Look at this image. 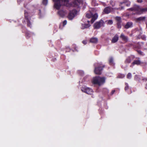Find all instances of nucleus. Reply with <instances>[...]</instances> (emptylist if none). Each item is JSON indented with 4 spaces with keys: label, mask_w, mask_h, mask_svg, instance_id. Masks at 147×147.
Wrapping results in <instances>:
<instances>
[{
    "label": "nucleus",
    "mask_w": 147,
    "mask_h": 147,
    "mask_svg": "<svg viewBox=\"0 0 147 147\" xmlns=\"http://www.w3.org/2000/svg\"><path fill=\"white\" fill-rule=\"evenodd\" d=\"M54 2V7L56 9L59 10L61 6V1L65 6L70 7H76L72 4V1L69 3V0H53Z\"/></svg>",
    "instance_id": "f257e3e1"
},
{
    "label": "nucleus",
    "mask_w": 147,
    "mask_h": 147,
    "mask_svg": "<svg viewBox=\"0 0 147 147\" xmlns=\"http://www.w3.org/2000/svg\"><path fill=\"white\" fill-rule=\"evenodd\" d=\"M128 10L132 11H136V14L139 15L142 13L144 12L147 11V8H142L140 6L135 4L132 7L128 9Z\"/></svg>",
    "instance_id": "f03ea898"
},
{
    "label": "nucleus",
    "mask_w": 147,
    "mask_h": 147,
    "mask_svg": "<svg viewBox=\"0 0 147 147\" xmlns=\"http://www.w3.org/2000/svg\"><path fill=\"white\" fill-rule=\"evenodd\" d=\"M105 77L96 76L94 78L92 82L94 84L100 86L105 82Z\"/></svg>",
    "instance_id": "7ed1b4c3"
},
{
    "label": "nucleus",
    "mask_w": 147,
    "mask_h": 147,
    "mask_svg": "<svg viewBox=\"0 0 147 147\" xmlns=\"http://www.w3.org/2000/svg\"><path fill=\"white\" fill-rule=\"evenodd\" d=\"M96 65L97 66L95 67L94 73L96 74H101L103 68L105 67V65L100 63H97Z\"/></svg>",
    "instance_id": "20e7f679"
},
{
    "label": "nucleus",
    "mask_w": 147,
    "mask_h": 147,
    "mask_svg": "<svg viewBox=\"0 0 147 147\" xmlns=\"http://www.w3.org/2000/svg\"><path fill=\"white\" fill-rule=\"evenodd\" d=\"M77 11L75 9H73L71 11H70L68 16L67 18L70 20H72L75 15L77 14Z\"/></svg>",
    "instance_id": "39448f33"
},
{
    "label": "nucleus",
    "mask_w": 147,
    "mask_h": 147,
    "mask_svg": "<svg viewBox=\"0 0 147 147\" xmlns=\"http://www.w3.org/2000/svg\"><path fill=\"white\" fill-rule=\"evenodd\" d=\"M104 23V21L102 20H100L98 22H96L94 25V27L95 29H99L101 26L103 25Z\"/></svg>",
    "instance_id": "423d86ee"
},
{
    "label": "nucleus",
    "mask_w": 147,
    "mask_h": 147,
    "mask_svg": "<svg viewBox=\"0 0 147 147\" xmlns=\"http://www.w3.org/2000/svg\"><path fill=\"white\" fill-rule=\"evenodd\" d=\"M81 90L82 92H85L87 94H91L92 93V90L90 88L84 87H82L81 89Z\"/></svg>",
    "instance_id": "0eeeda50"
},
{
    "label": "nucleus",
    "mask_w": 147,
    "mask_h": 147,
    "mask_svg": "<svg viewBox=\"0 0 147 147\" xmlns=\"http://www.w3.org/2000/svg\"><path fill=\"white\" fill-rule=\"evenodd\" d=\"M113 8L110 6H108L105 7L103 10V12L105 13L108 14L111 12L113 11Z\"/></svg>",
    "instance_id": "6e6552de"
},
{
    "label": "nucleus",
    "mask_w": 147,
    "mask_h": 147,
    "mask_svg": "<svg viewBox=\"0 0 147 147\" xmlns=\"http://www.w3.org/2000/svg\"><path fill=\"white\" fill-rule=\"evenodd\" d=\"M115 20L117 21V28L120 29L121 27V18L120 17H116Z\"/></svg>",
    "instance_id": "1a4fd4ad"
},
{
    "label": "nucleus",
    "mask_w": 147,
    "mask_h": 147,
    "mask_svg": "<svg viewBox=\"0 0 147 147\" xmlns=\"http://www.w3.org/2000/svg\"><path fill=\"white\" fill-rule=\"evenodd\" d=\"M142 63V62L140 60V58H138V59L135 60L132 62L131 64V65H130V67H132L133 66H134L135 65H139L141 64Z\"/></svg>",
    "instance_id": "9d476101"
},
{
    "label": "nucleus",
    "mask_w": 147,
    "mask_h": 147,
    "mask_svg": "<svg viewBox=\"0 0 147 147\" xmlns=\"http://www.w3.org/2000/svg\"><path fill=\"white\" fill-rule=\"evenodd\" d=\"M135 58V56L132 55L128 57L125 60V63L126 64L130 63L131 61V60H133Z\"/></svg>",
    "instance_id": "9b49d317"
},
{
    "label": "nucleus",
    "mask_w": 147,
    "mask_h": 147,
    "mask_svg": "<svg viewBox=\"0 0 147 147\" xmlns=\"http://www.w3.org/2000/svg\"><path fill=\"white\" fill-rule=\"evenodd\" d=\"M122 40L125 41V42H127L128 41V37L127 36H125L123 33H121L120 36Z\"/></svg>",
    "instance_id": "f8f14e48"
},
{
    "label": "nucleus",
    "mask_w": 147,
    "mask_h": 147,
    "mask_svg": "<svg viewBox=\"0 0 147 147\" xmlns=\"http://www.w3.org/2000/svg\"><path fill=\"white\" fill-rule=\"evenodd\" d=\"M82 0H74L72 1V4L75 6L77 7L79 6V4L81 2Z\"/></svg>",
    "instance_id": "ddd939ff"
},
{
    "label": "nucleus",
    "mask_w": 147,
    "mask_h": 147,
    "mask_svg": "<svg viewBox=\"0 0 147 147\" xmlns=\"http://www.w3.org/2000/svg\"><path fill=\"white\" fill-rule=\"evenodd\" d=\"M133 26V23L131 22H127L124 26L125 29H127L129 28L132 27Z\"/></svg>",
    "instance_id": "4468645a"
},
{
    "label": "nucleus",
    "mask_w": 147,
    "mask_h": 147,
    "mask_svg": "<svg viewBox=\"0 0 147 147\" xmlns=\"http://www.w3.org/2000/svg\"><path fill=\"white\" fill-rule=\"evenodd\" d=\"M119 39V36L117 34H115L114 37L113 38L111 42L112 43H114L118 40Z\"/></svg>",
    "instance_id": "2eb2a0df"
},
{
    "label": "nucleus",
    "mask_w": 147,
    "mask_h": 147,
    "mask_svg": "<svg viewBox=\"0 0 147 147\" xmlns=\"http://www.w3.org/2000/svg\"><path fill=\"white\" fill-rule=\"evenodd\" d=\"M33 33H31L29 31H27L25 33V36L26 38L28 39L30 38Z\"/></svg>",
    "instance_id": "dca6fc26"
},
{
    "label": "nucleus",
    "mask_w": 147,
    "mask_h": 147,
    "mask_svg": "<svg viewBox=\"0 0 147 147\" xmlns=\"http://www.w3.org/2000/svg\"><path fill=\"white\" fill-rule=\"evenodd\" d=\"M24 18L26 20L30 19V16L29 13L26 11H24Z\"/></svg>",
    "instance_id": "f3484780"
},
{
    "label": "nucleus",
    "mask_w": 147,
    "mask_h": 147,
    "mask_svg": "<svg viewBox=\"0 0 147 147\" xmlns=\"http://www.w3.org/2000/svg\"><path fill=\"white\" fill-rule=\"evenodd\" d=\"M65 12L63 10H60L58 12L59 15L61 17H63L65 14Z\"/></svg>",
    "instance_id": "a211bd4d"
},
{
    "label": "nucleus",
    "mask_w": 147,
    "mask_h": 147,
    "mask_svg": "<svg viewBox=\"0 0 147 147\" xmlns=\"http://www.w3.org/2000/svg\"><path fill=\"white\" fill-rule=\"evenodd\" d=\"M98 17V15L97 13H95L94 15L92 17V19L90 21L91 23L92 24L95 20L97 19Z\"/></svg>",
    "instance_id": "6ab92c4d"
},
{
    "label": "nucleus",
    "mask_w": 147,
    "mask_h": 147,
    "mask_svg": "<svg viewBox=\"0 0 147 147\" xmlns=\"http://www.w3.org/2000/svg\"><path fill=\"white\" fill-rule=\"evenodd\" d=\"M90 24H82L81 28L82 29H84L89 28L90 26Z\"/></svg>",
    "instance_id": "aec40b11"
},
{
    "label": "nucleus",
    "mask_w": 147,
    "mask_h": 147,
    "mask_svg": "<svg viewBox=\"0 0 147 147\" xmlns=\"http://www.w3.org/2000/svg\"><path fill=\"white\" fill-rule=\"evenodd\" d=\"M93 15L91 12L89 11L86 13V17L88 18H90L92 17Z\"/></svg>",
    "instance_id": "412c9836"
},
{
    "label": "nucleus",
    "mask_w": 147,
    "mask_h": 147,
    "mask_svg": "<svg viewBox=\"0 0 147 147\" xmlns=\"http://www.w3.org/2000/svg\"><path fill=\"white\" fill-rule=\"evenodd\" d=\"M98 41V39L96 38H92L90 40V42L93 43H96Z\"/></svg>",
    "instance_id": "4be33fe9"
},
{
    "label": "nucleus",
    "mask_w": 147,
    "mask_h": 147,
    "mask_svg": "<svg viewBox=\"0 0 147 147\" xmlns=\"http://www.w3.org/2000/svg\"><path fill=\"white\" fill-rule=\"evenodd\" d=\"M146 18L145 16L140 17L139 18H136V20L137 22L144 21L146 19Z\"/></svg>",
    "instance_id": "5701e85b"
},
{
    "label": "nucleus",
    "mask_w": 147,
    "mask_h": 147,
    "mask_svg": "<svg viewBox=\"0 0 147 147\" xmlns=\"http://www.w3.org/2000/svg\"><path fill=\"white\" fill-rule=\"evenodd\" d=\"M109 63L110 65H112L114 64L113 59V57H111L109 59Z\"/></svg>",
    "instance_id": "b1692460"
},
{
    "label": "nucleus",
    "mask_w": 147,
    "mask_h": 147,
    "mask_svg": "<svg viewBox=\"0 0 147 147\" xmlns=\"http://www.w3.org/2000/svg\"><path fill=\"white\" fill-rule=\"evenodd\" d=\"M26 21L27 23V26L31 28L32 27V24L30 21V20H28Z\"/></svg>",
    "instance_id": "393cba45"
},
{
    "label": "nucleus",
    "mask_w": 147,
    "mask_h": 147,
    "mask_svg": "<svg viewBox=\"0 0 147 147\" xmlns=\"http://www.w3.org/2000/svg\"><path fill=\"white\" fill-rule=\"evenodd\" d=\"M125 76L124 74H119L117 76V77L119 78H124Z\"/></svg>",
    "instance_id": "a878e982"
},
{
    "label": "nucleus",
    "mask_w": 147,
    "mask_h": 147,
    "mask_svg": "<svg viewBox=\"0 0 147 147\" xmlns=\"http://www.w3.org/2000/svg\"><path fill=\"white\" fill-rule=\"evenodd\" d=\"M48 3V0H42V4L44 5H46Z\"/></svg>",
    "instance_id": "bb28decb"
},
{
    "label": "nucleus",
    "mask_w": 147,
    "mask_h": 147,
    "mask_svg": "<svg viewBox=\"0 0 147 147\" xmlns=\"http://www.w3.org/2000/svg\"><path fill=\"white\" fill-rule=\"evenodd\" d=\"M131 74L130 73H129L127 76V79H130L131 78Z\"/></svg>",
    "instance_id": "cd10ccee"
},
{
    "label": "nucleus",
    "mask_w": 147,
    "mask_h": 147,
    "mask_svg": "<svg viewBox=\"0 0 147 147\" xmlns=\"http://www.w3.org/2000/svg\"><path fill=\"white\" fill-rule=\"evenodd\" d=\"M125 90H128L129 88V86H128V84L127 83H125Z\"/></svg>",
    "instance_id": "c85d7f7f"
},
{
    "label": "nucleus",
    "mask_w": 147,
    "mask_h": 147,
    "mask_svg": "<svg viewBox=\"0 0 147 147\" xmlns=\"http://www.w3.org/2000/svg\"><path fill=\"white\" fill-rule=\"evenodd\" d=\"M136 51L140 55H143V53L140 50H137Z\"/></svg>",
    "instance_id": "c756f323"
},
{
    "label": "nucleus",
    "mask_w": 147,
    "mask_h": 147,
    "mask_svg": "<svg viewBox=\"0 0 147 147\" xmlns=\"http://www.w3.org/2000/svg\"><path fill=\"white\" fill-rule=\"evenodd\" d=\"M67 23V21L66 20H64L63 22V26L65 25Z\"/></svg>",
    "instance_id": "7c9ffc66"
},
{
    "label": "nucleus",
    "mask_w": 147,
    "mask_h": 147,
    "mask_svg": "<svg viewBox=\"0 0 147 147\" xmlns=\"http://www.w3.org/2000/svg\"><path fill=\"white\" fill-rule=\"evenodd\" d=\"M108 23L110 24H112L113 23V22L112 20H110L108 21Z\"/></svg>",
    "instance_id": "2f4dec72"
},
{
    "label": "nucleus",
    "mask_w": 147,
    "mask_h": 147,
    "mask_svg": "<svg viewBox=\"0 0 147 147\" xmlns=\"http://www.w3.org/2000/svg\"><path fill=\"white\" fill-rule=\"evenodd\" d=\"M130 1H128L127 2V3H126V5L127 6H129L130 5Z\"/></svg>",
    "instance_id": "473e14b6"
},
{
    "label": "nucleus",
    "mask_w": 147,
    "mask_h": 147,
    "mask_svg": "<svg viewBox=\"0 0 147 147\" xmlns=\"http://www.w3.org/2000/svg\"><path fill=\"white\" fill-rule=\"evenodd\" d=\"M115 92V90H112L111 92V95H113Z\"/></svg>",
    "instance_id": "72a5a7b5"
},
{
    "label": "nucleus",
    "mask_w": 147,
    "mask_h": 147,
    "mask_svg": "<svg viewBox=\"0 0 147 147\" xmlns=\"http://www.w3.org/2000/svg\"><path fill=\"white\" fill-rule=\"evenodd\" d=\"M137 2L139 3H141L143 2L142 0H137Z\"/></svg>",
    "instance_id": "f704fd0d"
},
{
    "label": "nucleus",
    "mask_w": 147,
    "mask_h": 147,
    "mask_svg": "<svg viewBox=\"0 0 147 147\" xmlns=\"http://www.w3.org/2000/svg\"><path fill=\"white\" fill-rule=\"evenodd\" d=\"M82 43L84 45H86V42L85 40H83L82 41Z\"/></svg>",
    "instance_id": "c9c22d12"
},
{
    "label": "nucleus",
    "mask_w": 147,
    "mask_h": 147,
    "mask_svg": "<svg viewBox=\"0 0 147 147\" xmlns=\"http://www.w3.org/2000/svg\"><path fill=\"white\" fill-rule=\"evenodd\" d=\"M142 80L143 81H145V82H146V81H147V78H144L142 79Z\"/></svg>",
    "instance_id": "e433bc0d"
},
{
    "label": "nucleus",
    "mask_w": 147,
    "mask_h": 147,
    "mask_svg": "<svg viewBox=\"0 0 147 147\" xmlns=\"http://www.w3.org/2000/svg\"><path fill=\"white\" fill-rule=\"evenodd\" d=\"M145 88L146 89H147V84H146V86L145 87Z\"/></svg>",
    "instance_id": "4c0bfd02"
},
{
    "label": "nucleus",
    "mask_w": 147,
    "mask_h": 147,
    "mask_svg": "<svg viewBox=\"0 0 147 147\" xmlns=\"http://www.w3.org/2000/svg\"><path fill=\"white\" fill-rule=\"evenodd\" d=\"M146 38V37L145 36H144L142 38L144 40V38Z\"/></svg>",
    "instance_id": "58836bf2"
},
{
    "label": "nucleus",
    "mask_w": 147,
    "mask_h": 147,
    "mask_svg": "<svg viewBox=\"0 0 147 147\" xmlns=\"http://www.w3.org/2000/svg\"><path fill=\"white\" fill-rule=\"evenodd\" d=\"M87 22L88 23V24H90L89 23L90 22V21H87Z\"/></svg>",
    "instance_id": "ea45409f"
},
{
    "label": "nucleus",
    "mask_w": 147,
    "mask_h": 147,
    "mask_svg": "<svg viewBox=\"0 0 147 147\" xmlns=\"http://www.w3.org/2000/svg\"><path fill=\"white\" fill-rule=\"evenodd\" d=\"M67 49L68 50H69V51H69L70 50V49H69V48Z\"/></svg>",
    "instance_id": "a19ab883"
},
{
    "label": "nucleus",
    "mask_w": 147,
    "mask_h": 147,
    "mask_svg": "<svg viewBox=\"0 0 147 147\" xmlns=\"http://www.w3.org/2000/svg\"><path fill=\"white\" fill-rule=\"evenodd\" d=\"M146 27L147 28V23L146 24Z\"/></svg>",
    "instance_id": "79ce46f5"
}]
</instances>
